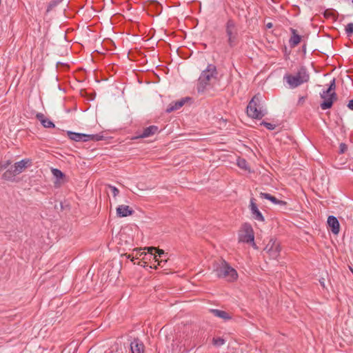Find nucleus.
<instances>
[{"label":"nucleus","mask_w":353,"mask_h":353,"mask_svg":"<svg viewBox=\"0 0 353 353\" xmlns=\"http://www.w3.org/2000/svg\"><path fill=\"white\" fill-rule=\"evenodd\" d=\"M12 161L10 160H8L6 161L2 162L0 163V169L5 170L6 169L10 164Z\"/></svg>","instance_id":"30"},{"label":"nucleus","mask_w":353,"mask_h":353,"mask_svg":"<svg viewBox=\"0 0 353 353\" xmlns=\"http://www.w3.org/2000/svg\"><path fill=\"white\" fill-rule=\"evenodd\" d=\"M320 97L323 99L320 104V107L322 110L330 109L334 102L338 99L336 93L330 90L328 88L326 90L323 91V92L320 94Z\"/></svg>","instance_id":"6"},{"label":"nucleus","mask_w":353,"mask_h":353,"mask_svg":"<svg viewBox=\"0 0 353 353\" xmlns=\"http://www.w3.org/2000/svg\"><path fill=\"white\" fill-rule=\"evenodd\" d=\"M260 197L262 199H268L276 205H285L286 204L285 201L279 200L277 198H276L275 196H274L268 193L261 192Z\"/></svg>","instance_id":"19"},{"label":"nucleus","mask_w":353,"mask_h":353,"mask_svg":"<svg viewBox=\"0 0 353 353\" xmlns=\"http://www.w3.org/2000/svg\"><path fill=\"white\" fill-rule=\"evenodd\" d=\"M147 263H148V261H144V260H142V261L141 260V261H139V262L138 263V265H141V266H143V267H145V266H146V264H147Z\"/></svg>","instance_id":"41"},{"label":"nucleus","mask_w":353,"mask_h":353,"mask_svg":"<svg viewBox=\"0 0 353 353\" xmlns=\"http://www.w3.org/2000/svg\"><path fill=\"white\" fill-rule=\"evenodd\" d=\"M281 250L280 243L273 239L270 240L264 248V251L273 259H276L279 256Z\"/></svg>","instance_id":"9"},{"label":"nucleus","mask_w":353,"mask_h":353,"mask_svg":"<svg viewBox=\"0 0 353 353\" xmlns=\"http://www.w3.org/2000/svg\"><path fill=\"white\" fill-rule=\"evenodd\" d=\"M237 165L239 168L247 170L248 169V163L244 159H239L237 161Z\"/></svg>","instance_id":"24"},{"label":"nucleus","mask_w":353,"mask_h":353,"mask_svg":"<svg viewBox=\"0 0 353 353\" xmlns=\"http://www.w3.org/2000/svg\"><path fill=\"white\" fill-rule=\"evenodd\" d=\"M250 203V209L251 211L252 218L258 221H265V218L263 216L262 213L259 210L258 206L255 202V199L251 198Z\"/></svg>","instance_id":"10"},{"label":"nucleus","mask_w":353,"mask_h":353,"mask_svg":"<svg viewBox=\"0 0 353 353\" xmlns=\"http://www.w3.org/2000/svg\"><path fill=\"white\" fill-rule=\"evenodd\" d=\"M260 99L258 95H255L249 102L247 106V114L248 115L253 119H261L264 117V114L262 111L258 109L259 105Z\"/></svg>","instance_id":"5"},{"label":"nucleus","mask_w":353,"mask_h":353,"mask_svg":"<svg viewBox=\"0 0 353 353\" xmlns=\"http://www.w3.org/2000/svg\"><path fill=\"white\" fill-rule=\"evenodd\" d=\"M266 27H267V28H272V23H268L266 24Z\"/></svg>","instance_id":"43"},{"label":"nucleus","mask_w":353,"mask_h":353,"mask_svg":"<svg viewBox=\"0 0 353 353\" xmlns=\"http://www.w3.org/2000/svg\"><path fill=\"white\" fill-rule=\"evenodd\" d=\"M15 176H17V174L14 172V170L11 168L2 174V179L6 181H13Z\"/></svg>","instance_id":"21"},{"label":"nucleus","mask_w":353,"mask_h":353,"mask_svg":"<svg viewBox=\"0 0 353 353\" xmlns=\"http://www.w3.org/2000/svg\"><path fill=\"white\" fill-rule=\"evenodd\" d=\"M243 232L239 234V241L247 243H252V246L255 247L254 234L251 225L247 223H244L243 225Z\"/></svg>","instance_id":"8"},{"label":"nucleus","mask_w":353,"mask_h":353,"mask_svg":"<svg viewBox=\"0 0 353 353\" xmlns=\"http://www.w3.org/2000/svg\"><path fill=\"white\" fill-rule=\"evenodd\" d=\"M132 353H144L145 345L139 339L134 338L130 344Z\"/></svg>","instance_id":"12"},{"label":"nucleus","mask_w":353,"mask_h":353,"mask_svg":"<svg viewBox=\"0 0 353 353\" xmlns=\"http://www.w3.org/2000/svg\"><path fill=\"white\" fill-rule=\"evenodd\" d=\"M150 268H157V262H154V261H151L150 262Z\"/></svg>","instance_id":"38"},{"label":"nucleus","mask_w":353,"mask_h":353,"mask_svg":"<svg viewBox=\"0 0 353 353\" xmlns=\"http://www.w3.org/2000/svg\"><path fill=\"white\" fill-rule=\"evenodd\" d=\"M332 16V10H326L325 12H324V17H326V18H329Z\"/></svg>","instance_id":"37"},{"label":"nucleus","mask_w":353,"mask_h":353,"mask_svg":"<svg viewBox=\"0 0 353 353\" xmlns=\"http://www.w3.org/2000/svg\"><path fill=\"white\" fill-rule=\"evenodd\" d=\"M327 225L334 234H338L340 231V223L338 219L334 216H329L327 218Z\"/></svg>","instance_id":"13"},{"label":"nucleus","mask_w":353,"mask_h":353,"mask_svg":"<svg viewBox=\"0 0 353 353\" xmlns=\"http://www.w3.org/2000/svg\"><path fill=\"white\" fill-rule=\"evenodd\" d=\"M144 250H147L148 252L146 253H154V252L157 250V248L155 247H146L144 248Z\"/></svg>","instance_id":"35"},{"label":"nucleus","mask_w":353,"mask_h":353,"mask_svg":"<svg viewBox=\"0 0 353 353\" xmlns=\"http://www.w3.org/2000/svg\"><path fill=\"white\" fill-rule=\"evenodd\" d=\"M144 254H146L145 252H139L137 253V259H140L142 261L143 256H144Z\"/></svg>","instance_id":"39"},{"label":"nucleus","mask_w":353,"mask_h":353,"mask_svg":"<svg viewBox=\"0 0 353 353\" xmlns=\"http://www.w3.org/2000/svg\"><path fill=\"white\" fill-rule=\"evenodd\" d=\"M52 172L57 179H61L65 176L64 174L57 168H52Z\"/></svg>","instance_id":"23"},{"label":"nucleus","mask_w":353,"mask_h":353,"mask_svg":"<svg viewBox=\"0 0 353 353\" xmlns=\"http://www.w3.org/2000/svg\"><path fill=\"white\" fill-rule=\"evenodd\" d=\"M345 32L347 36H350L353 34V23H350L346 26Z\"/></svg>","instance_id":"27"},{"label":"nucleus","mask_w":353,"mask_h":353,"mask_svg":"<svg viewBox=\"0 0 353 353\" xmlns=\"http://www.w3.org/2000/svg\"><path fill=\"white\" fill-rule=\"evenodd\" d=\"M159 128L156 125H150L143 129V132L139 136L136 137L135 139L139 138H146L154 134Z\"/></svg>","instance_id":"16"},{"label":"nucleus","mask_w":353,"mask_h":353,"mask_svg":"<svg viewBox=\"0 0 353 353\" xmlns=\"http://www.w3.org/2000/svg\"><path fill=\"white\" fill-rule=\"evenodd\" d=\"M1 170H1V169H0V171H1Z\"/></svg>","instance_id":"48"},{"label":"nucleus","mask_w":353,"mask_h":353,"mask_svg":"<svg viewBox=\"0 0 353 353\" xmlns=\"http://www.w3.org/2000/svg\"><path fill=\"white\" fill-rule=\"evenodd\" d=\"M347 106L350 110H353V99L349 101Z\"/></svg>","instance_id":"40"},{"label":"nucleus","mask_w":353,"mask_h":353,"mask_svg":"<svg viewBox=\"0 0 353 353\" xmlns=\"http://www.w3.org/2000/svg\"><path fill=\"white\" fill-rule=\"evenodd\" d=\"M142 260H144V261H149L150 262L151 261H154V262H157V256L152 253V252H150V253H146V254H144V256H143V259Z\"/></svg>","instance_id":"22"},{"label":"nucleus","mask_w":353,"mask_h":353,"mask_svg":"<svg viewBox=\"0 0 353 353\" xmlns=\"http://www.w3.org/2000/svg\"><path fill=\"white\" fill-rule=\"evenodd\" d=\"M305 99V98L304 97H301L299 99V103H300L304 102Z\"/></svg>","instance_id":"42"},{"label":"nucleus","mask_w":353,"mask_h":353,"mask_svg":"<svg viewBox=\"0 0 353 353\" xmlns=\"http://www.w3.org/2000/svg\"><path fill=\"white\" fill-rule=\"evenodd\" d=\"M302 48H303V51L304 52V53H305V52H306V46H305V45H303Z\"/></svg>","instance_id":"46"},{"label":"nucleus","mask_w":353,"mask_h":353,"mask_svg":"<svg viewBox=\"0 0 353 353\" xmlns=\"http://www.w3.org/2000/svg\"><path fill=\"white\" fill-rule=\"evenodd\" d=\"M31 164V160L30 159H23L20 161L16 162L12 167L14 170V172L17 175L23 172L25 169Z\"/></svg>","instance_id":"11"},{"label":"nucleus","mask_w":353,"mask_h":353,"mask_svg":"<svg viewBox=\"0 0 353 353\" xmlns=\"http://www.w3.org/2000/svg\"><path fill=\"white\" fill-rule=\"evenodd\" d=\"M59 3V1H52L50 2L48 6L47 11L49 12L50 10H51L53 8L57 6Z\"/></svg>","instance_id":"31"},{"label":"nucleus","mask_w":353,"mask_h":353,"mask_svg":"<svg viewBox=\"0 0 353 353\" xmlns=\"http://www.w3.org/2000/svg\"><path fill=\"white\" fill-rule=\"evenodd\" d=\"M216 67L213 64H209L206 69L202 71L196 86L199 93H203L207 90L212 88V83L218 79Z\"/></svg>","instance_id":"1"},{"label":"nucleus","mask_w":353,"mask_h":353,"mask_svg":"<svg viewBox=\"0 0 353 353\" xmlns=\"http://www.w3.org/2000/svg\"><path fill=\"white\" fill-rule=\"evenodd\" d=\"M289 86L295 88L309 81L310 75L305 67H301L296 75L286 74L284 77Z\"/></svg>","instance_id":"3"},{"label":"nucleus","mask_w":353,"mask_h":353,"mask_svg":"<svg viewBox=\"0 0 353 353\" xmlns=\"http://www.w3.org/2000/svg\"><path fill=\"white\" fill-rule=\"evenodd\" d=\"M213 270L219 278L225 279L228 281H233L238 277L236 270L223 259L214 263Z\"/></svg>","instance_id":"2"},{"label":"nucleus","mask_w":353,"mask_h":353,"mask_svg":"<svg viewBox=\"0 0 353 353\" xmlns=\"http://www.w3.org/2000/svg\"><path fill=\"white\" fill-rule=\"evenodd\" d=\"M225 33L228 37V43L230 48H233L237 43L238 30L235 21L229 19L225 26Z\"/></svg>","instance_id":"4"},{"label":"nucleus","mask_w":353,"mask_h":353,"mask_svg":"<svg viewBox=\"0 0 353 353\" xmlns=\"http://www.w3.org/2000/svg\"><path fill=\"white\" fill-rule=\"evenodd\" d=\"M117 215L119 217H126L131 216L134 213V211L128 205H120L117 208Z\"/></svg>","instance_id":"14"},{"label":"nucleus","mask_w":353,"mask_h":353,"mask_svg":"<svg viewBox=\"0 0 353 353\" xmlns=\"http://www.w3.org/2000/svg\"><path fill=\"white\" fill-rule=\"evenodd\" d=\"M157 265L163 268V267H164L165 264L167 263V259H159V258H157Z\"/></svg>","instance_id":"34"},{"label":"nucleus","mask_w":353,"mask_h":353,"mask_svg":"<svg viewBox=\"0 0 353 353\" xmlns=\"http://www.w3.org/2000/svg\"><path fill=\"white\" fill-rule=\"evenodd\" d=\"M352 3H353V0H352Z\"/></svg>","instance_id":"47"},{"label":"nucleus","mask_w":353,"mask_h":353,"mask_svg":"<svg viewBox=\"0 0 353 353\" xmlns=\"http://www.w3.org/2000/svg\"><path fill=\"white\" fill-rule=\"evenodd\" d=\"M347 150V146L345 143H341L339 145V153L343 154L345 153Z\"/></svg>","instance_id":"32"},{"label":"nucleus","mask_w":353,"mask_h":353,"mask_svg":"<svg viewBox=\"0 0 353 353\" xmlns=\"http://www.w3.org/2000/svg\"><path fill=\"white\" fill-rule=\"evenodd\" d=\"M57 66H58L59 65H63V66H65V67H68V65H67V64H64V63H61V62H57Z\"/></svg>","instance_id":"44"},{"label":"nucleus","mask_w":353,"mask_h":353,"mask_svg":"<svg viewBox=\"0 0 353 353\" xmlns=\"http://www.w3.org/2000/svg\"><path fill=\"white\" fill-rule=\"evenodd\" d=\"M261 125H263V126H265L267 129L270 130H272L275 129V128H276V125L272 124V123H271L266 122V121H263L261 123Z\"/></svg>","instance_id":"26"},{"label":"nucleus","mask_w":353,"mask_h":353,"mask_svg":"<svg viewBox=\"0 0 353 353\" xmlns=\"http://www.w3.org/2000/svg\"><path fill=\"white\" fill-rule=\"evenodd\" d=\"M225 341L223 338L218 337V338H213L212 339V343L214 345L219 347L223 345L225 343Z\"/></svg>","instance_id":"25"},{"label":"nucleus","mask_w":353,"mask_h":353,"mask_svg":"<svg viewBox=\"0 0 353 353\" xmlns=\"http://www.w3.org/2000/svg\"><path fill=\"white\" fill-rule=\"evenodd\" d=\"M190 98L185 97V98H183L177 101L171 103L167 108L165 112L167 113H170L173 111L180 109L185 104V103L188 100H190Z\"/></svg>","instance_id":"15"},{"label":"nucleus","mask_w":353,"mask_h":353,"mask_svg":"<svg viewBox=\"0 0 353 353\" xmlns=\"http://www.w3.org/2000/svg\"><path fill=\"white\" fill-rule=\"evenodd\" d=\"M36 118L41 122V123L44 128H51L55 127L54 123L49 119L46 118L42 113H37L36 114Z\"/></svg>","instance_id":"17"},{"label":"nucleus","mask_w":353,"mask_h":353,"mask_svg":"<svg viewBox=\"0 0 353 353\" xmlns=\"http://www.w3.org/2000/svg\"><path fill=\"white\" fill-rule=\"evenodd\" d=\"M328 88H330V90H332L333 92H335V89H336V80H335V79H333L330 81Z\"/></svg>","instance_id":"33"},{"label":"nucleus","mask_w":353,"mask_h":353,"mask_svg":"<svg viewBox=\"0 0 353 353\" xmlns=\"http://www.w3.org/2000/svg\"><path fill=\"white\" fill-rule=\"evenodd\" d=\"M159 259H167L168 260V258H167V255H165L163 256V257H158Z\"/></svg>","instance_id":"45"},{"label":"nucleus","mask_w":353,"mask_h":353,"mask_svg":"<svg viewBox=\"0 0 353 353\" xmlns=\"http://www.w3.org/2000/svg\"><path fill=\"white\" fill-rule=\"evenodd\" d=\"M290 32L292 33V36L289 40V43L291 48L296 47L301 40V37L297 34L296 30L291 28Z\"/></svg>","instance_id":"18"},{"label":"nucleus","mask_w":353,"mask_h":353,"mask_svg":"<svg viewBox=\"0 0 353 353\" xmlns=\"http://www.w3.org/2000/svg\"><path fill=\"white\" fill-rule=\"evenodd\" d=\"M68 137L70 139L74 141L86 142L88 141H97L103 139V136L99 134H88L83 133H78L72 131L67 132Z\"/></svg>","instance_id":"7"},{"label":"nucleus","mask_w":353,"mask_h":353,"mask_svg":"<svg viewBox=\"0 0 353 353\" xmlns=\"http://www.w3.org/2000/svg\"><path fill=\"white\" fill-rule=\"evenodd\" d=\"M108 187L111 190V192L114 197L117 196L119 194V190L117 188L111 185H109Z\"/></svg>","instance_id":"28"},{"label":"nucleus","mask_w":353,"mask_h":353,"mask_svg":"<svg viewBox=\"0 0 353 353\" xmlns=\"http://www.w3.org/2000/svg\"><path fill=\"white\" fill-rule=\"evenodd\" d=\"M210 312L215 316L221 318L225 321L230 320L232 316L225 311L220 310L218 309H210Z\"/></svg>","instance_id":"20"},{"label":"nucleus","mask_w":353,"mask_h":353,"mask_svg":"<svg viewBox=\"0 0 353 353\" xmlns=\"http://www.w3.org/2000/svg\"><path fill=\"white\" fill-rule=\"evenodd\" d=\"M151 4L153 5L157 9H158V8H161V4L156 0L152 1Z\"/></svg>","instance_id":"36"},{"label":"nucleus","mask_w":353,"mask_h":353,"mask_svg":"<svg viewBox=\"0 0 353 353\" xmlns=\"http://www.w3.org/2000/svg\"><path fill=\"white\" fill-rule=\"evenodd\" d=\"M158 257H163L165 255H168V253H165L164 250L161 249L157 248V250L154 252V253Z\"/></svg>","instance_id":"29"}]
</instances>
